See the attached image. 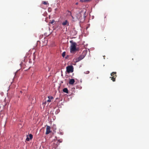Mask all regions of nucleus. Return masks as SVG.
<instances>
[{"label": "nucleus", "mask_w": 149, "mask_h": 149, "mask_svg": "<svg viewBox=\"0 0 149 149\" xmlns=\"http://www.w3.org/2000/svg\"><path fill=\"white\" fill-rule=\"evenodd\" d=\"M70 42L71 43L70 48V52L72 53L75 51H78V49L76 48L77 43L72 40L70 41Z\"/></svg>", "instance_id": "f257e3e1"}, {"label": "nucleus", "mask_w": 149, "mask_h": 149, "mask_svg": "<svg viewBox=\"0 0 149 149\" xmlns=\"http://www.w3.org/2000/svg\"><path fill=\"white\" fill-rule=\"evenodd\" d=\"M86 52H83L81 55H80L76 59V61L78 62L86 56Z\"/></svg>", "instance_id": "f03ea898"}, {"label": "nucleus", "mask_w": 149, "mask_h": 149, "mask_svg": "<svg viewBox=\"0 0 149 149\" xmlns=\"http://www.w3.org/2000/svg\"><path fill=\"white\" fill-rule=\"evenodd\" d=\"M73 68L72 65H69L66 67V71L68 73L73 72Z\"/></svg>", "instance_id": "7ed1b4c3"}, {"label": "nucleus", "mask_w": 149, "mask_h": 149, "mask_svg": "<svg viewBox=\"0 0 149 149\" xmlns=\"http://www.w3.org/2000/svg\"><path fill=\"white\" fill-rule=\"evenodd\" d=\"M51 132L52 131L50 130V127L49 126L47 125L46 130L45 134H48Z\"/></svg>", "instance_id": "20e7f679"}, {"label": "nucleus", "mask_w": 149, "mask_h": 149, "mask_svg": "<svg viewBox=\"0 0 149 149\" xmlns=\"http://www.w3.org/2000/svg\"><path fill=\"white\" fill-rule=\"evenodd\" d=\"M26 136V140L27 141H29L30 140H31L33 137V135L31 134H29V136L27 135Z\"/></svg>", "instance_id": "39448f33"}, {"label": "nucleus", "mask_w": 149, "mask_h": 149, "mask_svg": "<svg viewBox=\"0 0 149 149\" xmlns=\"http://www.w3.org/2000/svg\"><path fill=\"white\" fill-rule=\"evenodd\" d=\"M48 99L47 100V102H50L52 101V100L54 99V98L52 96H48Z\"/></svg>", "instance_id": "423d86ee"}, {"label": "nucleus", "mask_w": 149, "mask_h": 149, "mask_svg": "<svg viewBox=\"0 0 149 149\" xmlns=\"http://www.w3.org/2000/svg\"><path fill=\"white\" fill-rule=\"evenodd\" d=\"M62 24L63 26H68L69 25V23L67 20H65V21L63 22Z\"/></svg>", "instance_id": "0eeeda50"}, {"label": "nucleus", "mask_w": 149, "mask_h": 149, "mask_svg": "<svg viewBox=\"0 0 149 149\" xmlns=\"http://www.w3.org/2000/svg\"><path fill=\"white\" fill-rule=\"evenodd\" d=\"M75 82V80L74 79H72L69 80V84L71 85H73Z\"/></svg>", "instance_id": "6e6552de"}, {"label": "nucleus", "mask_w": 149, "mask_h": 149, "mask_svg": "<svg viewBox=\"0 0 149 149\" xmlns=\"http://www.w3.org/2000/svg\"><path fill=\"white\" fill-rule=\"evenodd\" d=\"M42 4H44L45 5L47 6L49 5V3H48L47 1H42V4H41V6L42 5Z\"/></svg>", "instance_id": "1a4fd4ad"}, {"label": "nucleus", "mask_w": 149, "mask_h": 149, "mask_svg": "<svg viewBox=\"0 0 149 149\" xmlns=\"http://www.w3.org/2000/svg\"><path fill=\"white\" fill-rule=\"evenodd\" d=\"M116 77L117 75H115V76L110 77V78L113 81H116Z\"/></svg>", "instance_id": "9d476101"}, {"label": "nucleus", "mask_w": 149, "mask_h": 149, "mask_svg": "<svg viewBox=\"0 0 149 149\" xmlns=\"http://www.w3.org/2000/svg\"><path fill=\"white\" fill-rule=\"evenodd\" d=\"M63 91L67 93H68V90L67 88H65L63 89Z\"/></svg>", "instance_id": "9b49d317"}, {"label": "nucleus", "mask_w": 149, "mask_h": 149, "mask_svg": "<svg viewBox=\"0 0 149 149\" xmlns=\"http://www.w3.org/2000/svg\"><path fill=\"white\" fill-rule=\"evenodd\" d=\"M47 100H44L43 101L42 104L43 106L44 107L45 106V105H46V104L47 103Z\"/></svg>", "instance_id": "f8f14e48"}, {"label": "nucleus", "mask_w": 149, "mask_h": 149, "mask_svg": "<svg viewBox=\"0 0 149 149\" xmlns=\"http://www.w3.org/2000/svg\"><path fill=\"white\" fill-rule=\"evenodd\" d=\"M116 72H113L111 74V77L115 76V75H116Z\"/></svg>", "instance_id": "ddd939ff"}, {"label": "nucleus", "mask_w": 149, "mask_h": 149, "mask_svg": "<svg viewBox=\"0 0 149 149\" xmlns=\"http://www.w3.org/2000/svg\"><path fill=\"white\" fill-rule=\"evenodd\" d=\"M91 0H80V1L81 2H86L89 1Z\"/></svg>", "instance_id": "4468645a"}, {"label": "nucleus", "mask_w": 149, "mask_h": 149, "mask_svg": "<svg viewBox=\"0 0 149 149\" xmlns=\"http://www.w3.org/2000/svg\"><path fill=\"white\" fill-rule=\"evenodd\" d=\"M55 22V20L53 19L52 21L49 22V24H53Z\"/></svg>", "instance_id": "2eb2a0df"}, {"label": "nucleus", "mask_w": 149, "mask_h": 149, "mask_svg": "<svg viewBox=\"0 0 149 149\" xmlns=\"http://www.w3.org/2000/svg\"><path fill=\"white\" fill-rule=\"evenodd\" d=\"M65 52H63L62 54V56L63 57H64L65 56Z\"/></svg>", "instance_id": "dca6fc26"}, {"label": "nucleus", "mask_w": 149, "mask_h": 149, "mask_svg": "<svg viewBox=\"0 0 149 149\" xmlns=\"http://www.w3.org/2000/svg\"><path fill=\"white\" fill-rule=\"evenodd\" d=\"M32 98V97L30 95L29 96V99L31 100V99Z\"/></svg>", "instance_id": "f3484780"}, {"label": "nucleus", "mask_w": 149, "mask_h": 149, "mask_svg": "<svg viewBox=\"0 0 149 149\" xmlns=\"http://www.w3.org/2000/svg\"><path fill=\"white\" fill-rule=\"evenodd\" d=\"M58 141L59 142H61L62 141H61L60 140H58Z\"/></svg>", "instance_id": "a211bd4d"}, {"label": "nucleus", "mask_w": 149, "mask_h": 149, "mask_svg": "<svg viewBox=\"0 0 149 149\" xmlns=\"http://www.w3.org/2000/svg\"><path fill=\"white\" fill-rule=\"evenodd\" d=\"M89 71H87L86 73L88 74L89 73Z\"/></svg>", "instance_id": "6ab92c4d"}, {"label": "nucleus", "mask_w": 149, "mask_h": 149, "mask_svg": "<svg viewBox=\"0 0 149 149\" xmlns=\"http://www.w3.org/2000/svg\"><path fill=\"white\" fill-rule=\"evenodd\" d=\"M20 93H23V92H22V91H20Z\"/></svg>", "instance_id": "aec40b11"}, {"label": "nucleus", "mask_w": 149, "mask_h": 149, "mask_svg": "<svg viewBox=\"0 0 149 149\" xmlns=\"http://www.w3.org/2000/svg\"><path fill=\"white\" fill-rule=\"evenodd\" d=\"M57 147V145L56 146V147L54 148H56V147Z\"/></svg>", "instance_id": "412c9836"}, {"label": "nucleus", "mask_w": 149, "mask_h": 149, "mask_svg": "<svg viewBox=\"0 0 149 149\" xmlns=\"http://www.w3.org/2000/svg\"><path fill=\"white\" fill-rule=\"evenodd\" d=\"M76 4H78V3H76Z\"/></svg>", "instance_id": "4be33fe9"}, {"label": "nucleus", "mask_w": 149, "mask_h": 149, "mask_svg": "<svg viewBox=\"0 0 149 149\" xmlns=\"http://www.w3.org/2000/svg\"><path fill=\"white\" fill-rule=\"evenodd\" d=\"M104 40H106V39H104Z\"/></svg>", "instance_id": "5701e85b"}]
</instances>
